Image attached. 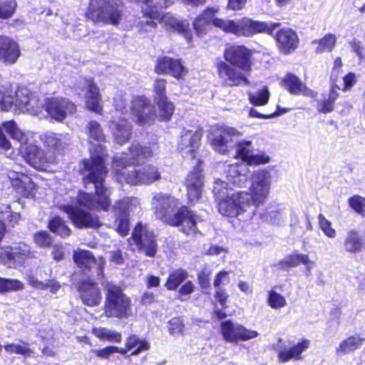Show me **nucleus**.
<instances>
[{
  "label": "nucleus",
  "mask_w": 365,
  "mask_h": 365,
  "mask_svg": "<svg viewBox=\"0 0 365 365\" xmlns=\"http://www.w3.org/2000/svg\"><path fill=\"white\" fill-rule=\"evenodd\" d=\"M19 149L25 160L36 170H46L53 160L41 148L32 143H21Z\"/></svg>",
  "instance_id": "nucleus-15"
},
{
  "label": "nucleus",
  "mask_w": 365,
  "mask_h": 365,
  "mask_svg": "<svg viewBox=\"0 0 365 365\" xmlns=\"http://www.w3.org/2000/svg\"><path fill=\"white\" fill-rule=\"evenodd\" d=\"M141 1L144 4L143 13L152 19H159L160 11L173 3L172 0H141Z\"/></svg>",
  "instance_id": "nucleus-40"
},
{
  "label": "nucleus",
  "mask_w": 365,
  "mask_h": 365,
  "mask_svg": "<svg viewBox=\"0 0 365 365\" xmlns=\"http://www.w3.org/2000/svg\"><path fill=\"white\" fill-rule=\"evenodd\" d=\"M3 130L14 140L19 142H22L24 139L25 135L20 130L14 120L6 121L2 123V127L0 126V148L4 150H8L11 148V143L6 139Z\"/></svg>",
  "instance_id": "nucleus-33"
},
{
  "label": "nucleus",
  "mask_w": 365,
  "mask_h": 365,
  "mask_svg": "<svg viewBox=\"0 0 365 365\" xmlns=\"http://www.w3.org/2000/svg\"><path fill=\"white\" fill-rule=\"evenodd\" d=\"M133 120L140 125H150L154 121L153 106L144 96L135 97L131 106Z\"/></svg>",
  "instance_id": "nucleus-18"
},
{
  "label": "nucleus",
  "mask_w": 365,
  "mask_h": 365,
  "mask_svg": "<svg viewBox=\"0 0 365 365\" xmlns=\"http://www.w3.org/2000/svg\"><path fill=\"white\" fill-rule=\"evenodd\" d=\"M201 139V134L192 130L185 131L180 138L178 143V149L183 157H190L195 158V152L199 147V143Z\"/></svg>",
  "instance_id": "nucleus-29"
},
{
  "label": "nucleus",
  "mask_w": 365,
  "mask_h": 365,
  "mask_svg": "<svg viewBox=\"0 0 365 365\" xmlns=\"http://www.w3.org/2000/svg\"><path fill=\"white\" fill-rule=\"evenodd\" d=\"M166 81L157 78L154 83L155 100L156 101L167 98L165 95Z\"/></svg>",
  "instance_id": "nucleus-57"
},
{
  "label": "nucleus",
  "mask_w": 365,
  "mask_h": 365,
  "mask_svg": "<svg viewBox=\"0 0 365 365\" xmlns=\"http://www.w3.org/2000/svg\"><path fill=\"white\" fill-rule=\"evenodd\" d=\"M0 219L8 222L9 225L14 227L20 219L18 212H12L9 205H1L0 206Z\"/></svg>",
  "instance_id": "nucleus-49"
},
{
  "label": "nucleus",
  "mask_w": 365,
  "mask_h": 365,
  "mask_svg": "<svg viewBox=\"0 0 365 365\" xmlns=\"http://www.w3.org/2000/svg\"><path fill=\"white\" fill-rule=\"evenodd\" d=\"M157 103L158 106L159 116L160 119L163 121L169 120L174 112L173 103L169 101L168 98L158 101Z\"/></svg>",
  "instance_id": "nucleus-48"
},
{
  "label": "nucleus",
  "mask_w": 365,
  "mask_h": 365,
  "mask_svg": "<svg viewBox=\"0 0 365 365\" xmlns=\"http://www.w3.org/2000/svg\"><path fill=\"white\" fill-rule=\"evenodd\" d=\"M76 86L81 90H87L86 94L87 107L95 113H99L102 110L100 105L101 96L99 89L93 79L80 77Z\"/></svg>",
  "instance_id": "nucleus-22"
},
{
  "label": "nucleus",
  "mask_w": 365,
  "mask_h": 365,
  "mask_svg": "<svg viewBox=\"0 0 365 365\" xmlns=\"http://www.w3.org/2000/svg\"><path fill=\"white\" fill-rule=\"evenodd\" d=\"M185 185L187 188V195L189 201L193 203L197 201L201 195L203 187V175L200 163L187 174Z\"/></svg>",
  "instance_id": "nucleus-23"
},
{
  "label": "nucleus",
  "mask_w": 365,
  "mask_h": 365,
  "mask_svg": "<svg viewBox=\"0 0 365 365\" xmlns=\"http://www.w3.org/2000/svg\"><path fill=\"white\" fill-rule=\"evenodd\" d=\"M78 292L83 304L88 307L98 306L101 301V293L98 284L91 280H83L79 283Z\"/></svg>",
  "instance_id": "nucleus-27"
},
{
  "label": "nucleus",
  "mask_w": 365,
  "mask_h": 365,
  "mask_svg": "<svg viewBox=\"0 0 365 365\" xmlns=\"http://www.w3.org/2000/svg\"><path fill=\"white\" fill-rule=\"evenodd\" d=\"M365 197L360 195H355L348 200L349 207L353 209L356 213L361 215L363 204Z\"/></svg>",
  "instance_id": "nucleus-59"
},
{
  "label": "nucleus",
  "mask_w": 365,
  "mask_h": 365,
  "mask_svg": "<svg viewBox=\"0 0 365 365\" xmlns=\"http://www.w3.org/2000/svg\"><path fill=\"white\" fill-rule=\"evenodd\" d=\"M241 135L240 131L228 126L221 127L213 133L210 143L217 152L225 154L234 146L236 147V155L241 158L242 163L247 165H257L269 161V158L264 153H253V146L251 141L235 142L237 138Z\"/></svg>",
  "instance_id": "nucleus-4"
},
{
  "label": "nucleus",
  "mask_w": 365,
  "mask_h": 365,
  "mask_svg": "<svg viewBox=\"0 0 365 365\" xmlns=\"http://www.w3.org/2000/svg\"><path fill=\"white\" fill-rule=\"evenodd\" d=\"M151 205L157 218L172 226H181V230L187 235L197 232L199 217L187 207H180V202L175 197L157 192L153 196Z\"/></svg>",
  "instance_id": "nucleus-3"
},
{
  "label": "nucleus",
  "mask_w": 365,
  "mask_h": 365,
  "mask_svg": "<svg viewBox=\"0 0 365 365\" xmlns=\"http://www.w3.org/2000/svg\"><path fill=\"white\" fill-rule=\"evenodd\" d=\"M230 183L227 180H215L213 187V193L217 202L229 197L232 194H236V192L233 191V188L230 186Z\"/></svg>",
  "instance_id": "nucleus-41"
},
{
  "label": "nucleus",
  "mask_w": 365,
  "mask_h": 365,
  "mask_svg": "<svg viewBox=\"0 0 365 365\" xmlns=\"http://www.w3.org/2000/svg\"><path fill=\"white\" fill-rule=\"evenodd\" d=\"M287 90L294 95L302 94L307 97L315 96V93L308 88L304 83L295 75L288 74L284 79Z\"/></svg>",
  "instance_id": "nucleus-36"
},
{
  "label": "nucleus",
  "mask_w": 365,
  "mask_h": 365,
  "mask_svg": "<svg viewBox=\"0 0 365 365\" xmlns=\"http://www.w3.org/2000/svg\"><path fill=\"white\" fill-rule=\"evenodd\" d=\"M125 345L128 350L133 351L131 355L138 354L150 348L149 344L145 339H140L136 335L130 336L126 339Z\"/></svg>",
  "instance_id": "nucleus-42"
},
{
  "label": "nucleus",
  "mask_w": 365,
  "mask_h": 365,
  "mask_svg": "<svg viewBox=\"0 0 365 365\" xmlns=\"http://www.w3.org/2000/svg\"><path fill=\"white\" fill-rule=\"evenodd\" d=\"M365 342V338L360 334H354L342 340L336 349V354L343 356L351 354L359 349Z\"/></svg>",
  "instance_id": "nucleus-38"
},
{
  "label": "nucleus",
  "mask_w": 365,
  "mask_h": 365,
  "mask_svg": "<svg viewBox=\"0 0 365 365\" xmlns=\"http://www.w3.org/2000/svg\"><path fill=\"white\" fill-rule=\"evenodd\" d=\"M61 209L68 214L72 222L78 228H98L101 223L98 217L81 207L63 205Z\"/></svg>",
  "instance_id": "nucleus-12"
},
{
  "label": "nucleus",
  "mask_w": 365,
  "mask_h": 365,
  "mask_svg": "<svg viewBox=\"0 0 365 365\" xmlns=\"http://www.w3.org/2000/svg\"><path fill=\"white\" fill-rule=\"evenodd\" d=\"M110 128L117 143L123 145L130 138L132 126L126 120H113L110 123Z\"/></svg>",
  "instance_id": "nucleus-35"
},
{
  "label": "nucleus",
  "mask_w": 365,
  "mask_h": 365,
  "mask_svg": "<svg viewBox=\"0 0 365 365\" xmlns=\"http://www.w3.org/2000/svg\"><path fill=\"white\" fill-rule=\"evenodd\" d=\"M225 168V178L229 182L236 187H245L250 170L247 164L245 163H236L235 164H222Z\"/></svg>",
  "instance_id": "nucleus-24"
},
{
  "label": "nucleus",
  "mask_w": 365,
  "mask_h": 365,
  "mask_svg": "<svg viewBox=\"0 0 365 365\" xmlns=\"http://www.w3.org/2000/svg\"><path fill=\"white\" fill-rule=\"evenodd\" d=\"M128 200L125 199L119 201L114 206V209L118 210V226L117 231L122 236L128 235L129 231V220H128Z\"/></svg>",
  "instance_id": "nucleus-37"
},
{
  "label": "nucleus",
  "mask_w": 365,
  "mask_h": 365,
  "mask_svg": "<svg viewBox=\"0 0 365 365\" xmlns=\"http://www.w3.org/2000/svg\"><path fill=\"white\" fill-rule=\"evenodd\" d=\"M28 283L34 288L39 289H49L52 293H56L60 289L61 286L58 282L54 279L46 280L41 282L38 280L34 276L30 275L28 277Z\"/></svg>",
  "instance_id": "nucleus-43"
},
{
  "label": "nucleus",
  "mask_w": 365,
  "mask_h": 365,
  "mask_svg": "<svg viewBox=\"0 0 365 365\" xmlns=\"http://www.w3.org/2000/svg\"><path fill=\"white\" fill-rule=\"evenodd\" d=\"M309 340L303 339L302 341L289 348L284 345L277 344L278 361L282 363H285L291 359H301L302 353L309 348Z\"/></svg>",
  "instance_id": "nucleus-30"
},
{
  "label": "nucleus",
  "mask_w": 365,
  "mask_h": 365,
  "mask_svg": "<svg viewBox=\"0 0 365 365\" xmlns=\"http://www.w3.org/2000/svg\"><path fill=\"white\" fill-rule=\"evenodd\" d=\"M24 180H25L16 178L11 181V184L12 186L16 189L17 193L22 196L28 197L29 192L27 191L26 184L28 182L29 185H31V182L30 179L27 177H24Z\"/></svg>",
  "instance_id": "nucleus-56"
},
{
  "label": "nucleus",
  "mask_w": 365,
  "mask_h": 365,
  "mask_svg": "<svg viewBox=\"0 0 365 365\" xmlns=\"http://www.w3.org/2000/svg\"><path fill=\"white\" fill-rule=\"evenodd\" d=\"M22 282L16 279L5 278V292H17L24 289Z\"/></svg>",
  "instance_id": "nucleus-60"
},
{
  "label": "nucleus",
  "mask_w": 365,
  "mask_h": 365,
  "mask_svg": "<svg viewBox=\"0 0 365 365\" xmlns=\"http://www.w3.org/2000/svg\"><path fill=\"white\" fill-rule=\"evenodd\" d=\"M271 184V173L266 170H259L252 175L250 193L248 194L250 196V202L255 207V214H256L257 208L267 200Z\"/></svg>",
  "instance_id": "nucleus-10"
},
{
  "label": "nucleus",
  "mask_w": 365,
  "mask_h": 365,
  "mask_svg": "<svg viewBox=\"0 0 365 365\" xmlns=\"http://www.w3.org/2000/svg\"><path fill=\"white\" fill-rule=\"evenodd\" d=\"M187 277V273L185 270H175L169 274L165 287L168 290H176L179 285L186 279Z\"/></svg>",
  "instance_id": "nucleus-44"
},
{
  "label": "nucleus",
  "mask_w": 365,
  "mask_h": 365,
  "mask_svg": "<svg viewBox=\"0 0 365 365\" xmlns=\"http://www.w3.org/2000/svg\"><path fill=\"white\" fill-rule=\"evenodd\" d=\"M30 253L29 247L25 243H19L3 250L0 253V262L8 267H16L23 263Z\"/></svg>",
  "instance_id": "nucleus-21"
},
{
  "label": "nucleus",
  "mask_w": 365,
  "mask_h": 365,
  "mask_svg": "<svg viewBox=\"0 0 365 365\" xmlns=\"http://www.w3.org/2000/svg\"><path fill=\"white\" fill-rule=\"evenodd\" d=\"M152 155L153 152L149 147L133 144L129 148L128 153L113 159V167L116 180L130 185H150L160 180V173L153 165H147L138 170L132 166L143 162Z\"/></svg>",
  "instance_id": "nucleus-2"
},
{
  "label": "nucleus",
  "mask_w": 365,
  "mask_h": 365,
  "mask_svg": "<svg viewBox=\"0 0 365 365\" xmlns=\"http://www.w3.org/2000/svg\"><path fill=\"white\" fill-rule=\"evenodd\" d=\"M219 212L225 216L236 217L241 221L250 220L255 214V207L248 192H237L230 197L217 202Z\"/></svg>",
  "instance_id": "nucleus-7"
},
{
  "label": "nucleus",
  "mask_w": 365,
  "mask_h": 365,
  "mask_svg": "<svg viewBox=\"0 0 365 365\" xmlns=\"http://www.w3.org/2000/svg\"><path fill=\"white\" fill-rule=\"evenodd\" d=\"M251 51L245 46H230L224 53V57L230 64L245 72L250 71L251 69Z\"/></svg>",
  "instance_id": "nucleus-16"
},
{
  "label": "nucleus",
  "mask_w": 365,
  "mask_h": 365,
  "mask_svg": "<svg viewBox=\"0 0 365 365\" xmlns=\"http://www.w3.org/2000/svg\"><path fill=\"white\" fill-rule=\"evenodd\" d=\"M342 247L346 252L351 255L360 253L364 247L362 235L355 229L349 230L344 236Z\"/></svg>",
  "instance_id": "nucleus-34"
},
{
  "label": "nucleus",
  "mask_w": 365,
  "mask_h": 365,
  "mask_svg": "<svg viewBox=\"0 0 365 365\" xmlns=\"http://www.w3.org/2000/svg\"><path fill=\"white\" fill-rule=\"evenodd\" d=\"M267 303L272 308L277 309L285 307L287 301L281 294L271 290L269 292Z\"/></svg>",
  "instance_id": "nucleus-53"
},
{
  "label": "nucleus",
  "mask_w": 365,
  "mask_h": 365,
  "mask_svg": "<svg viewBox=\"0 0 365 365\" xmlns=\"http://www.w3.org/2000/svg\"><path fill=\"white\" fill-rule=\"evenodd\" d=\"M50 230L62 237H66L70 235L71 230L66 225L64 221L59 217H53L48 223Z\"/></svg>",
  "instance_id": "nucleus-45"
},
{
  "label": "nucleus",
  "mask_w": 365,
  "mask_h": 365,
  "mask_svg": "<svg viewBox=\"0 0 365 365\" xmlns=\"http://www.w3.org/2000/svg\"><path fill=\"white\" fill-rule=\"evenodd\" d=\"M172 26L174 30L182 34L188 42L191 41L192 37L191 31L189 29V24L187 21L175 20Z\"/></svg>",
  "instance_id": "nucleus-54"
},
{
  "label": "nucleus",
  "mask_w": 365,
  "mask_h": 365,
  "mask_svg": "<svg viewBox=\"0 0 365 365\" xmlns=\"http://www.w3.org/2000/svg\"><path fill=\"white\" fill-rule=\"evenodd\" d=\"M40 140L49 150L63 152L71 143L68 133H56L48 131L40 135Z\"/></svg>",
  "instance_id": "nucleus-26"
},
{
  "label": "nucleus",
  "mask_w": 365,
  "mask_h": 365,
  "mask_svg": "<svg viewBox=\"0 0 365 365\" xmlns=\"http://www.w3.org/2000/svg\"><path fill=\"white\" fill-rule=\"evenodd\" d=\"M16 7L15 0H0V19L10 18L14 14Z\"/></svg>",
  "instance_id": "nucleus-52"
},
{
  "label": "nucleus",
  "mask_w": 365,
  "mask_h": 365,
  "mask_svg": "<svg viewBox=\"0 0 365 365\" xmlns=\"http://www.w3.org/2000/svg\"><path fill=\"white\" fill-rule=\"evenodd\" d=\"M183 327L182 320L180 317L173 318L168 322V331L172 335L181 333Z\"/></svg>",
  "instance_id": "nucleus-61"
},
{
  "label": "nucleus",
  "mask_w": 365,
  "mask_h": 365,
  "mask_svg": "<svg viewBox=\"0 0 365 365\" xmlns=\"http://www.w3.org/2000/svg\"><path fill=\"white\" fill-rule=\"evenodd\" d=\"M299 264H303L306 267L307 275H309L314 267L315 262L312 261L307 255L294 253L284 257L276 266L278 269L286 270L288 268L296 267Z\"/></svg>",
  "instance_id": "nucleus-32"
},
{
  "label": "nucleus",
  "mask_w": 365,
  "mask_h": 365,
  "mask_svg": "<svg viewBox=\"0 0 365 365\" xmlns=\"http://www.w3.org/2000/svg\"><path fill=\"white\" fill-rule=\"evenodd\" d=\"M287 213L279 205H270L266 210L259 214L260 218L267 222L279 225L285 222Z\"/></svg>",
  "instance_id": "nucleus-39"
},
{
  "label": "nucleus",
  "mask_w": 365,
  "mask_h": 365,
  "mask_svg": "<svg viewBox=\"0 0 365 365\" xmlns=\"http://www.w3.org/2000/svg\"><path fill=\"white\" fill-rule=\"evenodd\" d=\"M19 56L17 43L8 36H0V60L6 63H14Z\"/></svg>",
  "instance_id": "nucleus-31"
},
{
  "label": "nucleus",
  "mask_w": 365,
  "mask_h": 365,
  "mask_svg": "<svg viewBox=\"0 0 365 365\" xmlns=\"http://www.w3.org/2000/svg\"><path fill=\"white\" fill-rule=\"evenodd\" d=\"M106 300L105 314L108 317L128 319L132 315L130 299L123 293L122 288L110 282L103 284Z\"/></svg>",
  "instance_id": "nucleus-6"
},
{
  "label": "nucleus",
  "mask_w": 365,
  "mask_h": 365,
  "mask_svg": "<svg viewBox=\"0 0 365 365\" xmlns=\"http://www.w3.org/2000/svg\"><path fill=\"white\" fill-rule=\"evenodd\" d=\"M90 143L96 142L90 148L91 158L83 160V183L88 188V185L95 188L96 193L80 192L78 203L80 206L97 211H108L110 201L109 195L110 189L104 185V180L107 175L105 167V158L107 152L101 144L105 141V135L101 125L96 121H91L88 125Z\"/></svg>",
  "instance_id": "nucleus-1"
},
{
  "label": "nucleus",
  "mask_w": 365,
  "mask_h": 365,
  "mask_svg": "<svg viewBox=\"0 0 365 365\" xmlns=\"http://www.w3.org/2000/svg\"><path fill=\"white\" fill-rule=\"evenodd\" d=\"M232 66L222 61L217 63V73L222 83L227 86L248 85L249 81L245 76Z\"/></svg>",
  "instance_id": "nucleus-20"
},
{
  "label": "nucleus",
  "mask_w": 365,
  "mask_h": 365,
  "mask_svg": "<svg viewBox=\"0 0 365 365\" xmlns=\"http://www.w3.org/2000/svg\"><path fill=\"white\" fill-rule=\"evenodd\" d=\"M9 83H0V107L1 110H10L13 108L22 112L36 115L40 111L41 101L26 88L17 89L14 95Z\"/></svg>",
  "instance_id": "nucleus-5"
},
{
  "label": "nucleus",
  "mask_w": 365,
  "mask_h": 365,
  "mask_svg": "<svg viewBox=\"0 0 365 365\" xmlns=\"http://www.w3.org/2000/svg\"><path fill=\"white\" fill-rule=\"evenodd\" d=\"M334 103L329 99L326 98L323 101H318L317 105V109L319 113H328L333 110Z\"/></svg>",
  "instance_id": "nucleus-63"
},
{
  "label": "nucleus",
  "mask_w": 365,
  "mask_h": 365,
  "mask_svg": "<svg viewBox=\"0 0 365 365\" xmlns=\"http://www.w3.org/2000/svg\"><path fill=\"white\" fill-rule=\"evenodd\" d=\"M35 242L41 247H50L52 244V239L47 232L41 231L34 235Z\"/></svg>",
  "instance_id": "nucleus-58"
},
{
  "label": "nucleus",
  "mask_w": 365,
  "mask_h": 365,
  "mask_svg": "<svg viewBox=\"0 0 365 365\" xmlns=\"http://www.w3.org/2000/svg\"><path fill=\"white\" fill-rule=\"evenodd\" d=\"M133 238L138 248L148 257H154L156 253V243L153 231L138 223L133 232Z\"/></svg>",
  "instance_id": "nucleus-19"
},
{
  "label": "nucleus",
  "mask_w": 365,
  "mask_h": 365,
  "mask_svg": "<svg viewBox=\"0 0 365 365\" xmlns=\"http://www.w3.org/2000/svg\"><path fill=\"white\" fill-rule=\"evenodd\" d=\"M86 16L95 23L118 25L123 10L118 0H91Z\"/></svg>",
  "instance_id": "nucleus-8"
},
{
  "label": "nucleus",
  "mask_w": 365,
  "mask_h": 365,
  "mask_svg": "<svg viewBox=\"0 0 365 365\" xmlns=\"http://www.w3.org/2000/svg\"><path fill=\"white\" fill-rule=\"evenodd\" d=\"M73 258L75 264L86 275L101 277L103 272V262L96 260L93 253L88 250H78L73 252Z\"/></svg>",
  "instance_id": "nucleus-13"
},
{
  "label": "nucleus",
  "mask_w": 365,
  "mask_h": 365,
  "mask_svg": "<svg viewBox=\"0 0 365 365\" xmlns=\"http://www.w3.org/2000/svg\"><path fill=\"white\" fill-rule=\"evenodd\" d=\"M272 35L275 36L277 46L283 54H289L293 52L298 46L299 38L297 34L291 29H282L276 33L273 31Z\"/></svg>",
  "instance_id": "nucleus-28"
},
{
  "label": "nucleus",
  "mask_w": 365,
  "mask_h": 365,
  "mask_svg": "<svg viewBox=\"0 0 365 365\" xmlns=\"http://www.w3.org/2000/svg\"><path fill=\"white\" fill-rule=\"evenodd\" d=\"M93 333L96 337L103 340H108L109 341L120 342L122 339L120 333L108 328H95L93 330Z\"/></svg>",
  "instance_id": "nucleus-46"
},
{
  "label": "nucleus",
  "mask_w": 365,
  "mask_h": 365,
  "mask_svg": "<svg viewBox=\"0 0 365 365\" xmlns=\"http://www.w3.org/2000/svg\"><path fill=\"white\" fill-rule=\"evenodd\" d=\"M218 12L219 9L217 7H207L196 17L192 26L198 36L205 35L211 30L212 26L220 28L224 31V26H221L218 21H225V20L215 17Z\"/></svg>",
  "instance_id": "nucleus-17"
},
{
  "label": "nucleus",
  "mask_w": 365,
  "mask_h": 365,
  "mask_svg": "<svg viewBox=\"0 0 365 365\" xmlns=\"http://www.w3.org/2000/svg\"><path fill=\"white\" fill-rule=\"evenodd\" d=\"M336 36L333 34H327L324 36L320 40H315L312 41V43H317L318 46L316 48V53H320L324 52L326 51H331L335 44H336Z\"/></svg>",
  "instance_id": "nucleus-47"
},
{
  "label": "nucleus",
  "mask_w": 365,
  "mask_h": 365,
  "mask_svg": "<svg viewBox=\"0 0 365 365\" xmlns=\"http://www.w3.org/2000/svg\"><path fill=\"white\" fill-rule=\"evenodd\" d=\"M145 19L141 20L138 23V26L140 27V31L143 33H148L152 31V29H155L156 26V23L153 21L155 19L150 18L148 16H145Z\"/></svg>",
  "instance_id": "nucleus-62"
},
{
  "label": "nucleus",
  "mask_w": 365,
  "mask_h": 365,
  "mask_svg": "<svg viewBox=\"0 0 365 365\" xmlns=\"http://www.w3.org/2000/svg\"><path fill=\"white\" fill-rule=\"evenodd\" d=\"M155 71L159 74H170L175 78L183 77L187 71L180 59H174L168 56L159 58Z\"/></svg>",
  "instance_id": "nucleus-25"
},
{
  "label": "nucleus",
  "mask_w": 365,
  "mask_h": 365,
  "mask_svg": "<svg viewBox=\"0 0 365 365\" xmlns=\"http://www.w3.org/2000/svg\"><path fill=\"white\" fill-rule=\"evenodd\" d=\"M269 93L267 87L249 93V100L255 106H264L268 103Z\"/></svg>",
  "instance_id": "nucleus-50"
},
{
  "label": "nucleus",
  "mask_w": 365,
  "mask_h": 365,
  "mask_svg": "<svg viewBox=\"0 0 365 365\" xmlns=\"http://www.w3.org/2000/svg\"><path fill=\"white\" fill-rule=\"evenodd\" d=\"M24 344L26 343L24 342ZM4 349L9 354H16L22 355L24 357L31 356L34 351L26 345L18 344H9L5 345Z\"/></svg>",
  "instance_id": "nucleus-51"
},
{
  "label": "nucleus",
  "mask_w": 365,
  "mask_h": 365,
  "mask_svg": "<svg viewBox=\"0 0 365 365\" xmlns=\"http://www.w3.org/2000/svg\"><path fill=\"white\" fill-rule=\"evenodd\" d=\"M220 330L223 339L227 342L237 343L239 341H247L258 336L256 331L247 329L232 320L222 322L220 324Z\"/></svg>",
  "instance_id": "nucleus-14"
},
{
  "label": "nucleus",
  "mask_w": 365,
  "mask_h": 365,
  "mask_svg": "<svg viewBox=\"0 0 365 365\" xmlns=\"http://www.w3.org/2000/svg\"><path fill=\"white\" fill-rule=\"evenodd\" d=\"M43 107L50 118L58 122H63L76 110L75 104L63 98H46L41 102L40 109Z\"/></svg>",
  "instance_id": "nucleus-11"
},
{
  "label": "nucleus",
  "mask_w": 365,
  "mask_h": 365,
  "mask_svg": "<svg viewBox=\"0 0 365 365\" xmlns=\"http://www.w3.org/2000/svg\"><path fill=\"white\" fill-rule=\"evenodd\" d=\"M350 46L351 51L354 52L360 59L364 58V51L365 47L361 41L357 39L353 40L350 43Z\"/></svg>",
  "instance_id": "nucleus-64"
},
{
  "label": "nucleus",
  "mask_w": 365,
  "mask_h": 365,
  "mask_svg": "<svg viewBox=\"0 0 365 365\" xmlns=\"http://www.w3.org/2000/svg\"><path fill=\"white\" fill-rule=\"evenodd\" d=\"M319 226L324 234L329 238H334L336 235V230L332 228L331 222L322 215L319 214Z\"/></svg>",
  "instance_id": "nucleus-55"
},
{
  "label": "nucleus",
  "mask_w": 365,
  "mask_h": 365,
  "mask_svg": "<svg viewBox=\"0 0 365 365\" xmlns=\"http://www.w3.org/2000/svg\"><path fill=\"white\" fill-rule=\"evenodd\" d=\"M218 23L221 24V26H224V31L246 37L264 31L272 34L274 30L280 26L279 23L254 21L247 18H243L237 21L233 20L218 21Z\"/></svg>",
  "instance_id": "nucleus-9"
}]
</instances>
